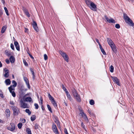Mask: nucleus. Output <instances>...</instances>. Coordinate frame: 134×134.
Masks as SVG:
<instances>
[{"instance_id": "nucleus-13", "label": "nucleus", "mask_w": 134, "mask_h": 134, "mask_svg": "<svg viewBox=\"0 0 134 134\" xmlns=\"http://www.w3.org/2000/svg\"><path fill=\"white\" fill-rule=\"evenodd\" d=\"M33 26L34 30L37 32L39 31L38 28L37 26L36 23L35 21H34L33 24Z\"/></svg>"}, {"instance_id": "nucleus-28", "label": "nucleus", "mask_w": 134, "mask_h": 134, "mask_svg": "<svg viewBox=\"0 0 134 134\" xmlns=\"http://www.w3.org/2000/svg\"><path fill=\"white\" fill-rule=\"evenodd\" d=\"M54 105V107H56L57 106V105L56 101L54 100L51 102Z\"/></svg>"}, {"instance_id": "nucleus-10", "label": "nucleus", "mask_w": 134, "mask_h": 134, "mask_svg": "<svg viewBox=\"0 0 134 134\" xmlns=\"http://www.w3.org/2000/svg\"><path fill=\"white\" fill-rule=\"evenodd\" d=\"M8 89L10 92L11 93L13 97H15L16 95L15 92L14 91H12V90H14V88H12V86H10L8 88Z\"/></svg>"}, {"instance_id": "nucleus-64", "label": "nucleus", "mask_w": 134, "mask_h": 134, "mask_svg": "<svg viewBox=\"0 0 134 134\" xmlns=\"http://www.w3.org/2000/svg\"><path fill=\"white\" fill-rule=\"evenodd\" d=\"M64 103H65V105H66V106H67V104L65 102H64Z\"/></svg>"}, {"instance_id": "nucleus-36", "label": "nucleus", "mask_w": 134, "mask_h": 134, "mask_svg": "<svg viewBox=\"0 0 134 134\" xmlns=\"http://www.w3.org/2000/svg\"><path fill=\"white\" fill-rule=\"evenodd\" d=\"M85 114L82 111H81L80 113L79 114V115L82 116V117L83 116L84 114Z\"/></svg>"}, {"instance_id": "nucleus-6", "label": "nucleus", "mask_w": 134, "mask_h": 134, "mask_svg": "<svg viewBox=\"0 0 134 134\" xmlns=\"http://www.w3.org/2000/svg\"><path fill=\"white\" fill-rule=\"evenodd\" d=\"M11 108L13 111V114L14 115H17L18 114V108L16 106L13 105L11 106Z\"/></svg>"}, {"instance_id": "nucleus-54", "label": "nucleus", "mask_w": 134, "mask_h": 134, "mask_svg": "<svg viewBox=\"0 0 134 134\" xmlns=\"http://www.w3.org/2000/svg\"><path fill=\"white\" fill-rule=\"evenodd\" d=\"M10 104L12 105L14 104V103L13 101H10Z\"/></svg>"}, {"instance_id": "nucleus-24", "label": "nucleus", "mask_w": 134, "mask_h": 134, "mask_svg": "<svg viewBox=\"0 0 134 134\" xmlns=\"http://www.w3.org/2000/svg\"><path fill=\"white\" fill-rule=\"evenodd\" d=\"M48 97L49 99L52 102L54 100V98L49 93L48 94Z\"/></svg>"}, {"instance_id": "nucleus-29", "label": "nucleus", "mask_w": 134, "mask_h": 134, "mask_svg": "<svg viewBox=\"0 0 134 134\" xmlns=\"http://www.w3.org/2000/svg\"><path fill=\"white\" fill-rule=\"evenodd\" d=\"M25 111L26 113H28L29 115L31 114V112L29 109H26L25 110Z\"/></svg>"}, {"instance_id": "nucleus-30", "label": "nucleus", "mask_w": 134, "mask_h": 134, "mask_svg": "<svg viewBox=\"0 0 134 134\" xmlns=\"http://www.w3.org/2000/svg\"><path fill=\"white\" fill-rule=\"evenodd\" d=\"M36 119V116L35 115H33L31 117V120L32 121H34Z\"/></svg>"}, {"instance_id": "nucleus-21", "label": "nucleus", "mask_w": 134, "mask_h": 134, "mask_svg": "<svg viewBox=\"0 0 134 134\" xmlns=\"http://www.w3.org/2000/svg\"><path fill=\"white\" fill-rule=\"evenodd\" d=\"M85 2L86 4L89 7H90V5L92 2L91 1H89L88 0H86Z\"/></svg>"}, {"instance_id": "nucleus-44", "label": "nucleus", "mask_w": 134, "mask_h": 134, "mask_svg": "<svg viewBox=\"0 0 134 134\" xmlns=\"http://www.w3.org/2000/svg\"><path fill=\"white\" fill-rule=\"evenodd\" d=\"M35 129H37L39 128V126L38 124H36L35 125Z\"/></svg>"}, {"instance_id": "nucleus-35", "label": "nucleus", "mask_w": 134, "mask_h": 134, "mask_svg": "<svg viewBox=\"0 0 134 134\" xmlns=\"http://www.w3.org/2000/svg\"><path fill=\"white\" fill-rule=\"evenodd\" d=\"M90 103L91 105H93L94 104V102L93 100L91 99L90 101Z\"/></svg>"}, {"instance_id": "nucleus-22", "label": "nucleus", "mask_w": 134, "mask_h": 134, "mask_svg": "<svg viewBox=\"0 0 134 134\" xmlns=\"http://www.w3.org/2000/svg\"><path fill=\"white\" fill-rule=\"evenodd\" d=\"M5 82L7 85H9L11 83L9 79H7L6 80Z\"/></svg>"}, {"instance_id": "nucleus-31", "label": "nucleus", "mask_w": 134, "mask_h": 134, "mask_svg": "<svg viewBox=\"0 0 134 134\" xmlns=\"http://www.w3.org/2000/svg\"><path fill=\"white\" fill-rule=\"evenodd\" d=\"M114 67L112 65H111L110 68V70L111 72H113L114 71Z\"/></svg>"}, {"instance_id": "nucleus-37", "label": "nucleus", "mask_w": 134, "mask_h": 134, "mask_svg": "<svg viewBox=\"0 0 134 134\" xmlns=\"http://www.w3.org/2000/svg\"><path fill=\"white\" fill-rule=\"evenodd\" d=\"M5 112L6 113L8 114L9 115H10V110L8 109H6L5 110Z\"/></svg>"}, {"instance_id": "nucleus-59", "label": "nucleus", "mask_w": 134, "mask_h": 134, "mask_svg": "<svg viewBox=\"0 0 134 134\" xmlns=\"http://www.w3.org/2000/svg\"><path fill=\"white\" fill-rule=\"evenodd\" d=\"M0 96L2 98H3V94H0Z\"/></svg>"}, {"instance_id": "nucleus-40", "label": "nucleus", "mask_w": 134, "mask_h": 134, "mask_svg": "<svg viewBox=\"0 0 134 134\" xmlns=\"http://www.w3.org/2000/svg\"><path fill=\"white\" fill-rule=\"evenodd\" d=\"M62 88L63 89V90L65 91V92L66 93V91H68L64 87V85H62Z\"/></svg>"}, {"instance_id": "nucleus-2", "label": "nucleus", "mask_w": 134, "mask_h": 134, "mask_svg": "<svg viewBox=\"0 0 134 134\" xmlns=\"http://www.w3.org/2000/svg\"><path fill=\"white\" fill-rule=\"evenodd\" d=\"M124 18L125 21L128 23L130 25L133 26L134 25L132 20L129 18L127 15L126 14H124Z\"/></svg>"}, {"instance_id": "nucleus-53", "label": "nucleus", "mask_w": 134, "mask_h": 134, "mask_svg": "<svg viewBox=\"0 0 134 134\" xmlns=\"http://www.w3.org/2000/svg\"><path fill=\"white\" fill-rule=\"evenodd\" d=\"M40 100L41 102V104H42L43 103V99L41 97L40 98Z\"/></svg>"}, {"instance_id": "nucleus-52", "label": "nucleus", "mask_w": 134, "mask_h": 134, "mask_svg": "<svg viewBox=\"0 0 134 134\" xmlns=\"http://www.w3.org/2000/svg\"><path fill=\"white\" fill-rule=\"evenodd\" d=\"M96 40L97 42L98 43V44H100V43L99 42V41L97 39H96Z\"/></svg>"}, {"instance_id": "nucleus-58", "label": "nucleus", "mask_w": 134, "mask_h": 134, "mask_svg": "<svg viewBox=\"0 0 134 134\" xmlns=\"http://www.w3.org/2000/svg\"><path fill=\"white\" fill-rule=\"evenodd\" d=\"M2 2L3 3V4H4L5 3V2L4 0H2Z\"/></svg>"}, {"instance_id": "nucleus-45", "label": "nucleus", "mask_w": 134, "mask_h": 134, "mask_svg": "<svg viewBox=\"0 0 134 134\" xmlns=\"http://www.w3.org/2000/svg\"><path fill=\"white\" fill-rule=\"evenodd\" d=\"M115 27L117 29H119L120 27V25L119 24H116L115 25Z\"/></svg>"}, {"instance_id": "nucleus-16", "label": "nucleus", "mask_w": 134, "mask_h": 134, "mask_svg": "<svg viewBox=\"0 0 134 134\" xmlns=\"http://www.w3.org/2000/svg\"><path fill=\"white\" fill-rule=\"evenodd\" d=\"M24 80L25 82L26 85H27L28 88L29 89L30 88V86L28 79L26 77H24Z\"/></svg>"}, {"instance_id": "nucleus-41", "label": "nucleus", "mask_w": 134, "mask_h": 134, "mask_svg": "<svg viewBox=\"0 0 134 134\" xmlns=\"http://www.w3.org/2000/svg\"><path fill=\"white\" fill-rule=\"evenodd\" d=\"M23 63L26 66H27L28 65V64H27L25 60H23Z\"/></svg>"}, {"instance_id": "nucleus-15", "label": "nucleus", "mask_w": 134, "mask_h": 134, "mask_svg": "<svg viewBox=\"0 0 134 134\" xmlns=\"http://www.w3.org/2000/svg\"><path fill=\"white\" fill-rule=\"evenodd\" d=\"M23 10L25 13V14L29 17H30V15L29 14L27 10L24 7H23Z\"/></svg>"}, {"instance_id": "nucleus-33", "label": "nucleus", "mask_w": 134, "mask_h": 134, "mask_svg": "<svg viewBox=\"0 0 134 134\" xmlns=\"http://www.w3.org/2000/svg\"><path fill=\"white\" fill-rule=\"evenodd\" d=\"M47 107L48 110H49V111L50 112H52V110L51 108V107L49 105L47 104Z\"/></svg>"}, {"instance_id": "nucleus-32", "label": "nucleus", "mask_w": 134, "mask_h": 134, "mask_svg": "<svg viewBox=\"0 0 134 134\" xmlns=\"http://www.w3.org/2000/svg\"><path fill=\"white\" fill-rule=\"evenodd\" d=\"M4 10L5 11V12L7 15H9V14L8 13V10L7 9V8L5 7L4 8Z\"/></svg>"}, {"instance_id": "nucleus-26", "label": "nucleus", "mask_w": 134, "mask_h": 134, "mask_svg": "<svg viewBox=\"0 0 134 134\" xmlns=\"http://www.w3.org/2000/svg\"><path fill=\"white\" fill-rule=\"evenodd\" d=\"M26 132L28 134H32L31 130L29 128H26Z\"/></svg>"}, {"instance_id": "nucleus-34", "label": "nucleus", "mask_w": 134, "mask_h": 134, "mask_svg": "<svg viewBox=\"0 0 134 134\" xmlns=\"http://www.w3.org/2000/svg\"><path fill=\"white\" fill-rule=\"evenodd\" d=\"M22 124L21 123H20L18 125V126L19 129L21 128L22 126Z\"/></svg>"}, {"instance_id": "nucleus-17", "label": "nucleus", "mask_w": 134, "mask_h": 134, "mask_svg": "<svg viewBox=\"0 0 134 134\" xmlns=\"http://www.w3.org/2000/svg\"><path fill=\"white\" fill-rule=\"evenodd\" d=\"M14 44L16 48V49L18 51H19L20 47L18 42L16 41L14 42Z\"/></svg>"}, {"instance_id": "nucleus-5", "label": "nucleus", "mask_w": 134, "mask_h": 134, "mask_svg": "<svg viewBox=\"0 0 134 134\" xmlns=\"http://www.w3.org/2000/svg\"><path fill=\"white\" fill-rule=\"evenodd\" d=\"M20 107L23 108H29V106L27 104L24 102L22 100H20Z\"/></svg>"}, {"instance_id": "nucleus-46", "label": "nucleus", "mask_w": 134, "mask_h": 134, "mask_svg": "<svg viewBox=\"0 0 134 134\" xmlns=\"http://www.w3.org/2000/svg\"><path fill=\"white\" fill-rule=\"evenodd\" d=\"M34 105L35 106V109H38L39 106L37 104H36V103Z\"/></svg>"}, {"instance_id": "nucleus-9", "label": "nucleus", "mask_w": 134, "mask_h": 134, "mask_svg": "<svg viewBox=\"0 0 134 134\" xmlns=\"http://www.w3.org/2000/svg\"><path fill=\"white\" fill-rule=\"evenodd\" d=\"M111 78L114 82L115 83L118 85L120 86L119 80L116 77L111 76Z\"/></svg>"}, {"instance_id": "nucleus-42", "label": "nucleus", "mask_w": 134, "mask_h": 134, "mask_svg": "<svg viewBox=\"0 0 134 134\" xmlns=\"http://www.w3.org/2000/svg\"><path fill=\"white\" fill-rule=\"evenodd\" d=\"M101 51L103 54L104 55H106V53L103 49H102L101 50Z\"/></svg>"}, {"instance_id": "nucleus-1", "label": "nucleus", "mask_w": 134, "mask_h": 134, "mask_svg": "<svg viewBox=\"0 0 134 134\" xmlns=\"http://www.w3.org/2000/svg\"><path fill=\"white\" fill-rule=\"evenodd\" d=\"M107 41L108 44L111 47L113 52L115 53H116L117 50L116 49V46L112 41L110 38H107Z\"/></svg>"}, {"instance_id": "nucleus-39", "label": "nucleus", "mask_w": 134, "mask_h": 134, "mask_svg": "<svg viewBox=\"0 0 134 134\" xmlns=\"http://www.w3.org/2000/svg\"><path fill=\"white\" fill-rule=\"evenodd\" d=\"M30 69L33 75V78H34V71L33 69H32L31 68H30Z\"/></svg>"}, {"instance_id": "nucleus-18", "label": "nucleus", "mask_w": 134, "mask_h": 134, "mask_svg": "<svg viewBox=\"0 0 134 134\" xmlns=\"http://www.w3.org/2000/svg\"><path fill=\"white\" fill-rule=\"evenodd\" d=\"M9 60L10 62L12 63H13L14 62L15 59L13 56H12L10 57Z\"/></svg>"}, {"instance_id": "nucleus-8", "label": "nucleus", "mask_w": 134, "mask_h": 134, "mask_svg": "<svg viewBox=\"0 0 134 134\" xmlns=\"http://www.w3.org/2000/svg\"><path fill=\"white\" fill-rule=\"evenodd\" d=\"M52 129L54 133L56 134H59L57 126L54 123L52 125Z\"/></svg>"}, {"instance_id": "nucleus-25", "label": "nucleus", "mask_w": 134, "mask_h": 134, "mask_svg": "<svg viewBox=\"0 0 134 134\" xmlns=\"http://www.w3.org/2000/svg\"><path fill=\"white\" fill-rule=\"evenodd\" d=\"M12 83L13 84H14L12 86V88H14V87H15L17 85V83L14 80L12 81Z\"/></svg>"}, {"instance_id": "nucleus-51", "label": "nucleus", "mask_w": 134, "mask_h": 134, "mask_svg": "<svg viewBox=\"0 0 134 134\" xmlns=\"http://www.w3.org/2000/svg\"><path fill=\"white\" fill-rule=\"evenodd\" d=\"M81 126L83 128H85V125L83 124V123L82 122L81 123Z\"/></svg>"}, {"instance_id": "nucleus-48", "label": "nucleus", "mask_w": 134, "mask_h": 134, "mask_svg": "<svg viewBox=\"0 0 134 134\" xmlns=\"http://www.w3.org/2000/svg\"><path fill=\"white\" fill-rule=\"evenodd\" d=\"M20 121L23 123H25L26 122L25 120L23 118L21 119H20Z\"/></svg>"}, {"instance_id": "nucleus-27", "label": "nucleus", "mask_w": 134, "mask_h": 134, "mask_svg": "<svg viewBox=\"0 0 134 134\" xmlns=\"http://www.w3.org/2000/svg\"><path fill=\"white\" fill-rule=\"evenodd\" d=\"M6 26H3V27L2 28V30H1V32L2 33H4L5 31V30L6 28Z\"/></svg>"}, {"instance_id": "nucleus-56", "label": "nucleus", "mask_w": 134, "mask_h": 134, "mask_svg": "<svg viewBox=\"0 0 134 134\" xmlns=\"http://www.w3.org/2000/svg\"><path fill=\"white\" fill-rule=\"evenodd\" d=\"M29 56H30V57L32 59H34V58L30 54H29Z\"/></svg>"}, {"instance_id": "nucleus-47", "label": "nucleus", "mask_w": 134, "mask_h": 134, "mask_svg": "<svg viewBox=\"0 0 134 134\" xmlns=\"http://www.w3.org/2000/svg\"><path fill=\"white\" fill-rule=\"evenodd\" d=\"M10 47L12 49L14 50V46L13 44L11 43L10 45Z\"/></svg>"}, {"instance_id": "nucleus-62", "label": "nucleus", "mask_w": 134, "mask_h": 134, "mask_svg": "<svg viewBox=\"0 0 134 134\" xmlns=\"http://www.w3.org/2000/svg\"><path fill=\"white\" fill-rule=\"evenodd\" d=\"M25 32H27V31H28V29H26V28H25Z\"/></svg>"}, {"instance_id": "nucleus-14", "label": "nucleus", "mask_w": 134, "mask_h": 134, "mask_svg": "<svg viewBox=\"0 0 134 134\" xmlns=\"http://www.w3.org/2000/svg\"><path fill=\"white\" fill-rule=\"evenodd\" d=\"M5 71V74L4 75V77H8L9 75V72L8 70L7 69L5 68L4 70Z\"/></svg>"}, {"instance_id": "nucleus-3", "label": "nucleus", "mask_w": 134, "mask_h": 134, "mask_svg": "<svg viewBox=\"0 0 134 134\" xmlns=\"http://www.w3.org/2000/svg\"><path fill=\"white\" fill-rule=\"evenodd\" d=\"M73 94L75 98L78 102H80L81 101L80 97L79 94L77 91L75 89H74L72 91Z\"/></svg>"}, {"instance_id": "nucleus-12", "label": "nucleus", "mask_w": 134, "mask_h": 134, "mask_svg": "<svg viewBox=\"0 0 134 134\" xmlns=\"http://www.w3.org/2000/svg\"><path fill=\"white\" fill-rule=\"evenodd\" d=\"M104 17L108 22L109 23H115V20L112 18H110V19H109L106 16H105Z\"/></svg>"}, {"instance_id": "nucleus-38", "label": "nucleus", "mask_w": 134, "mask_h": 134, "mask_svg": "<svg viewBox=\"0 0 134 134\" xmlns=\"http://www.w3.org/2000/svg\"><path fill=\"white\" fill-rule=\"evenodd\" d=\"M86 121H88V119L86 114H84L83 116L82 117Z\"/></svg>"}, {"instance_id": "nucleus-4", "label": "nucleus", "mask_w": 134, "mask_h": 134, "mask_svg": "<svg viewBox=\"0 0 134 134\" xmlns=\"http://www.w3.org/2000/svg\"><path fill=\"white\" fill-rule=\"evenodd\" d=\"M59 53L62 56L64 59L67 62L69 61V58L67 54L64 52L62 51H59Z\"/></svg>"}, {"instance_id": "nucleus-11", "label": "nucleus", "mask_w": 134, "mask_h": 134, "mask_svg": "<svg viewBox=\"0 0 134 134\" xmlns=\"http://www.w3.org/2000/svg\"><path fill=\"white\" fill-rule=\"evenodd\" d=\"M91 9L94 11H96L97 10V8L96 5L93 2H92L89 7Z\"/></svg>"}, {"instance_id": "nucleus-23", "label": "nucleus", "mask_w": 134, "mask_h": 134, "mask_svg": "<svg viewBox=\"0 0 134 134\" xmlns=\"http://www.w3.org/2000/svg\"><path fill=\"white\" fill-rule=\"evenodd\" d=\"M25 101L26 102H30L32 101V99L31 97H27L25 98Z\"/></svg>"}, {"instance_id": "nucleus-61", "label": "nucleus", "mask_w": 134, "mask_h": 134, "mask_svg": "<svg viewBox=\"0 0 134 134\" xmlns=\"http://www.w3.org/2000/svg\"><path fill=\"white\" fill-rule=\"evenodd\" d=\"M3 14V12L2 11H1L0 12V15L1 16Z\"/></svg>"}, {"instance_id": "nucleus-57", "label": "nucleus", "mask_w": 134, "mask_h": 134, "mask_svg": "<svg viewBox=\"0 0 134 134\" xmlns=\"http://www.w3.org/2000/svg\"><path fill=\"white\" fill-rule=\"evenodd\" d=\"M41 108L43 110H44V107L43 105L41 106Z\"/></svg>"}, {"instance_id": "nucleus-50", "label": "nucleus", "mask_w": 134, "mask_h": 134, "mask_svg": "<svg viewBox=\"0 0 134 134\" xmlns=\"http://www.w3.org/2000/svg\"><path fill=\"white\" fill-rule=\"evenodd\" d=\"M64 132L65 133V134H69V133L67 131L66 129H64Z\"/></svg>"}, {"instance_id": "nucleus-20", "label": "nucleus", "mask_w": 134, "mask_h": 134, "mask_svg": "<svg viewBox=\"0 0 134 134\" xmlns=\"http://www.w3.org/2000/svg\"><path fill=\"white\" fill-rule=\"evenodd\" d=\"M5 54L8 57H9L11 55L10 52L8 50H6L5 51Z\"/></svg>"}, {"instance_id": "nucleus-63", "label": "nucleus", "mask_w": 134, "mask_h": 134, "mask_svg": "<svg viewBox=\"0 0 134 134\" xmlns=\"http://www.w3.org/2000/svg\"><path fill=\"white\" fill-rule=\"evenodd\" d=\"M2 122V120L1 119H0V123Z\"/></svg>"}, {"instance_id": "nucleus-60", "label": "nucleus", "mask_w": 134, "mask_h": 134, "mask_svg": "<svg viewBox=\"0 0 134 134\" xmlns=\"http://www.w3.org/2000/svg\"><path fill=\"white\" fill-rule=\"evenodd\" d=\"M2 65L1 62L0 61V67H1L2 66Z\"/></svg>"}, {"instance_id": "nucleus-55", "label": "nucleus", "mask_w": 134, "mask_h": 134, "mask_svg": "<svg viewBox=\"0 0 134 134\" xmlns=\"http://www.w3.org/2000/svg\"><path fill=\"white\" fill-rule=\"evenodd\" d=\"M99 48L101 50L102 49H103V48H102V46H101V45H100V44H99Z\"/></svg>"}, {"instance_id": "nucleus-49", "label": "nucleus", "mask_w": 134, "mask_h": 134, "mask_svg": "<svg viewBox=\"0 0 134 134\" xmlns=\"http://www.w3.org/2000/svg\"><path fill=\"white\" fill-rule=\"evenodd\" d=\"M5 61L7 64H8L10 62L9 59H7L5 60Z\"/></svg>"}, {"instance_id": "nucleus-19", "label": "nucleus", "mask_w": 134, "mask_h": 134, "mask_svg": "<svg viewBox=\"0 0 134 134\" xmlns=\"http://www.w3.org/2000/svg\"><path fill=\"white\" fill-rule=\"evenodd\" d=\"M66 94L68 99L70 100L71 101L72 100V98L68 92L66 91Z\"/></svg>"}, {"instance_id": "nucleus-7", "label": "nucleus", "mask_w": 134, "mask_h": 134, "mask_svg": "<svg viewBox=\"0 0 134 134\" xmlns=\"http://www.w3.org/2000/svg\"><path fill=\"white\" fill-rule=\"evenodd\" d=\"M7 129L9 130L13 131L15 129V125L13 124H10Z\"/></svg>"}, {"instance_id": "nucleus-43", "label": "nucleus", "mask_w": 134, "mask_h": 134, "mask_svg": "<svg viewBox=\"0 0 134 134\" xmlns=\"http://www.w3.org/2000/svg\"><path fill=\"white\" fill-rule=\"evenodd\" d=\"M44 59L45 60H46L48 59V57L46 54H45L44 55Z\"/></svg>"}]
</instances>
